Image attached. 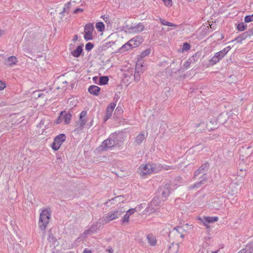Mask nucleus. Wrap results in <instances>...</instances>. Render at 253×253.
<instances>
[{"label":"nucleus","instance_id":"obj_6","mask_svg":"<svg viewBox=\"0 0 253 253\" xmlns=\"http://www.w3.org/2000/svg\"><path fill=\"white\" fill-rule=\"evenodd\" d=\"M112 28L114 29L113 31H115L114 33H112V39L115 38L118 36L117 33L119 31L122 30V27L121 25V20L119 18H114V22H112Z\"/></svg>","mask_w":253,"mask_h":253},{"label":"nucleus","instance_id":"obj_46","mask_svg":"<svg viewBox=\"0 0 253 253\" xmlns=\"http://www.w3.org/2000/svg\"><path fill=\"white\" fill-rule=\"evenodd\" d=\"M238 253H247V251L246 248L241 250Z\"/></svg>","mask_w":253,"mask_h":253},{"label":"nucleus","instance_id":"obj_39","mask_svg":"<svg viewBox=\"0 0 253 253\" xmlns=\"http://www.w3.org/2000/svg\"><path fill=\"white\" fill-rule=\"evenodd\" d=\"M245 21L246 23L253 21V14L252 15L246 16L245 18Z\"/></svg>","mask_w":253,"mask_h":253},{"label":"nucleus","instance_id":"obj_16","mask_svg":"<svg viewBox=\"0 0 253 253\" xmlns=\"http://www.w3.org/2000/svg\"><path fill=\"white\" fill-rule=\"evenodd\" d=\"M83 51L82 45H79L77 48L71 52V54L75 57H79Z\"/></svg>","mask_w":253,"mask_h":253},{"label":"nucleus","instance_id":"obj_14","mask_svg":"<svg viewBox=\"0 0 253 253\" xmlns=\"http://www.w3.org/2000/svg\"><path fill=\"white\" fill-rule=\"evenodd\" d=\"M86 114L87 113L85 111H82L80 114L79 124L81 127H83L86 122L85 119Z\"/></svg>","mask_w":253,"mask_h":253},{"label":"nucleus","instance_id":"obj_37","mask_svg":"<svg viewBox=\"0 0 253 253\" xmlns=\"http://www.w3.org/2000/svg\"><path fill=\"white\" fill-rule=\"evenodd\" d=\"M191 48V45L189 43L185 42L183 43L182 51H188Z\"/></svg>","mask_w":253,"mask_h":253},{"label":"nucleus","instance_id":"obj_45","mask_svg":"<svg viewBox=\"0 0 253 253\" xmlns=\"http://www.w3.org/2000/svg\"><path fill=\"white\" fill-rule=\"evenodd\" d=\"M235 41H236L238 42H241L243 41L240 36H239L235 38Z\"/></svg>","mask_w":253,"mask_h":253},{"label":"nucleus","instance_id":"obj_25","mask_svg":"<svg viewBox=\"0 0 253 253\" xmlns=\"http://www.w3.org/2000/svg\"><path fill=\"white\" fill-rule=\"evenodd\" d=\"M109 81V78L107 76H102L100 78L99 84L105 85L107 84Z\"/></svg>","mask_w":253,"mask_h":253},{"label":"nucleus","instance_id":"obj_32","mask_svg":"<svg viewBox=\"0 0 253 253\" xmlns=\"http://www.w3.org/2000/svg\"><path fill=\"white\" fill-rule=\"evenodd\" d=\"M101 17L103 18L105 23L107 24V27H108L111 22V19L109 15H104L102 16Z\"/></svg>","mask_w":253,"mask_h":253},{"label":"nucleus","instance_id":"obj_1","mask_svg":"<svg viewBox=\"0 0 253 253\" xmlns=\"http://www.w3.org/2000/svg\"><path fill=\"white\" fill-rule=\"evenodd\" d=\"M158 172V169L156 165L146 164L141 165L137 169V172L142 177H144L152 173Z\"/></svg>","mask_w":253,"mask_h":253},{"label":"nucleus","instance_id":"obj_33","mask_svg":"<svg viewBox=\"0 0 253 253\" xmlns=\"http://www.w3.org/2000/svg\"><path fill=\"white\" fill-rule=\"evenodd\" d=\"M165 188L166 189L163 192V195H164L165 197H166L169 194L170 190L169 185L167 186Z\"/></svg>","mask_w":253,"mask_h":253},{"label":"nucleus","instance_id":"obj_44","mask_svg":"<svg viewBox=\"0 0 253 253\" xmlns=\"http://www.w3.org/2000/svg\"><path fill=\"white\" fill-rule=\"evenodd\" d=\"M118 199L119 200V201H123V198L121 196L116 197L115 198H112V200L116 201Z\"/></svg>","mask_w":253,"mask_h":253},{"label":"nucleus","instance_id":"obj_35","mask_svg":"<svg viewBox=\"0 0 253 253\" xmlns=\"http://www.w3.org/2000/svg\"><path fill=\"white\" fill-rule=\"evenodd\" d=\"M165 6L170 7L172 5V0H162Z\"/></svg>","mask_w":253,"mask_h":253},{"label":"nucleus","instance_id":"obj_55","mask_svg":"<svg viewBox=\"0 0 253 253\" xmlns=\"http://www.w3.org/2000/svg\"><path fill=\"white\" fill-rule=\"evenodd\" d=\"M181 237L182 238H183V237H184V236H183V235H181Z\"/></svg>","mask_w":253,"mask_h":253},{"label":"nucleus","instance_id":"obj_4","mask_svg":"<svg viewBox=\"0 0 253 253\" xmlns=\"http://www.w3.org/2000/svg\"><path fill=\"white\" fill-rule=\"evenodd\" d=\"M230 49L231 47L228 46L224 48L223 49L220 50V51L216 53L215 55L209 60V64L208 67L213 66V65L218 62L219 60L222 59Z\"/></svg>","mask_w":253,"mask_h":253},{"label":"nucleus","instance_id":"obj_29","mask_svg":"<svg viewBox=\"0 0 253 253\" xmlns=\"http://www.w3.org/2000/svg\"><path fill=\"white\" fill-rule=\"evenodd\" d=\"M151 50L150 48H148L142 51L140 55L141 58H144L145 57L149 55L151 53Z\"/></svg>","mask_w":253,"mask_h":253},{"label":"nucleus","instance_id":"obj_30","mask_svg":"<svg viewBox=\"0 0 253 253\" xmlns=\"http://www.w3.org/2000/svg\"><path fill=\"white\" fill-rule=\"evenodd\" d=\"M194 57H195V56H193L192 59L190 58V59H188L187 61H186L184 63L183 68L184 69H187L190 67V66L192 63V60L193 59L194 60Z\"/></svg>","mask_w":253,"mask_h":253},{"label":"nucleus","instance_id":"obj_18","mask_svg":"<svg viewBox=\"0 0 253 253\" xmlns=\"http://www.w3.org/2000/svg\"><path fill=\"white\" fill-rule=\"evenodd\" d=\"M111 104H109L106 110V115L103 119V122L105 123L108 120L111 118Z\"/></svg>","mask_w":253,"mask_h":253},{"label":"nucleus","instance_id":"obj_27","mask_svg":"<svg viewBox=\"0 0 253 253\" xmlns=\"http://www.w3.org/2000/svg\"><path fill=\"white\" fill-rule=\"evenodd\" d=\"M143 66L141 63H137L135 66V70L136 72L142 73L143 71Z\"/></svg>","mask_w":253,"mask_h":253},{"label":"nucleus","instance_id":"obj_34","mask_svg":"<svg viewBox=\"0 0 253 253\" xmlns=\"http://www.w3.org/2000/svg\"><path fill=\"white\" fill-rule=\"evenodd\" d=\"M140 73L135 72L134 74H132L133 80L135 81L138 82L140 79Z\"/></svg>","mask_w":253,"mask_h":253},{"label":"nucleus","instance_id":"obj_5","mask_svg":"<svg viewBox=\"0 0 253 253\" xmlns=\"http://www.w3.org/2000/svg\"><path fill=\"white\" fill-rule=\"evenodd\" d=\"M66 136L63 133L60 134L56 136L52 144V148L55 150H58L62 144L66 140Z\"/></svg>","mask_w":253,"mask_h":253},{"label":"nucleus","instance_id":"obj_51","mask_svg":"<svg viewBox=\"0 0 253 253\" xmlns=\"http://www.w3.org/2000/svg\"><path fill=\"white\" fill-rule=\"evenodd\" d=\"M122 39L123 38L122 37H119L118 42H120Z\"/></svg>","mask_w":253,"mask_h":253},{"label":"nucleus","instance_id":"obj_17","mask_svg":"<svg viewBox=\"0 0 253 253\" xmlns=\"http://www.w3.org/2000/svg\"><path fill=\"white\" fill-rule=\"evenodd\" d=\"M123 113V110L121 107H117L114 112V119H118L122 118Z\"/></svg>","mask_w":253,"mask_h":253},{"label":"nucleus","instance_id":"obj_3","mask_svg":"<svg viewBox=\"0 0 253 253\" xmlns=\"http://www.w3.org/2000/svg\"><path fill=\"white\" fill-rule=\"evenodd\" d=\"M143 39L141 36H136L126 43L121 46L120 48L122 52H125L129 49L139 46L143 42Z\"/></svg>","mask_w":253,"mask_h":253},{"label":"nucleus","instance_id":"obj_50","mask_svg":"<svg viewBox=\"0 0 253 253\" xmlns=\"http://www.w3.org/2000/svg\"><path fill=\"white\" fill-rule=\"evenodd\" d=\"M92 253L91 251H90V250H85L84 251V253Z\"/></svg>","mask_w":253,"mask_h":253},{"label":"nucleus","instance_id":"obj_10","mask_svg":"<svg viewBox=\"0 0 253 253\" xmlns=\"http://www.w3.org/2000/svg\"><path fill=\"white\" fill-rule=\"evenodd\" d=\"M62 113H63V121H64V125H68L70 123L71 118L72 117V114L70 112L62 111Z\"/></svg>","mask_w":253,"mask_h":253},{"label":"nucleus","instance_id":"obj_42","mask_svg":"<svg viewBox=\"0 0 253 253\" xmlns=\"http://www.w3.org/2000/svg\"><path fill=\"white\" fill-rule=\"evenodd\" d=\"M249 36V35L247 34V32L244 33L242 34H241L240 36L241 37L242 40H244L245 39L247 38V37Z\"/></svg>","mask_w":253,"mask_h":253},{"label":"nucleus","instance_id":"obj_24","mask_svg":"<svg viewBox=\"0 0 253 253\" xmlns=\"http://www.w3.org/2000/svg\"><path fill=\"white\" fill-rule=\"evenodd\" d=\"M71 4L70 2H68L65 4L63 10L60 13V14L63 15L64 13H68V10L71 7Z\"/></svg>","mask_w":253,"mask_h":253},{"label":"nucleus","instance_id":"obj_19","mask_svg":"<svg viewBox=\"0 0 253 253\" xmlns=\"http://www.w3.org/2000/svg\"><path fill=\"white\" fill-rule=\"evenodd\" d=\"M93 30H94L93 24L92 23H88L85 26L84 32V33H92Z\"/></svg>","mask_w":253,"mask_h":253},{"label":"nucleus","instance_id":"obj_41","mask_svg":"<svg viewBox=\"0 0 253 253\" xmlns=\"http://www.w3.org/2000/svg\"><path fill=\"white\" fill-rule=\"evenodd\" d=\"M84 11V9L83 8H76L74 11H73V13L74 14H77L79 12H82Z\"/></svg>","mask_w":253,"mask_h":253},{"label":"nucleus","instance_id":"obj_7","mask_svg":"<svg viewBox=\"0 0 253 253\" xmlns=\"http://www.w3.org/2000/svg\"><path fill=\"white\" fill-rule=\"evenodd\" d=\"M133 73V70L132 68H129L124 74V78L123 79L124 83L128 84L131 83L133 80L132 74Z\"/></svg>","mask_w":253,"mask_h":253},{"label":"nucleus","instance_id":"obj_49","mask_svg":"<svg viewBox=\"0 0 253 253\" xmlns=\"http://www.w3.org/2000/svg\"><path fill=\"white\" fill-rule=\"evenodd\" d=\"M43 95H44V94L42 93H39L38 94V97H42Z\"/></svg>","mask_w":253,"mask_h":253},{"label":"nucleus","instance_id":"obj_26","mask_svg":"<svg viewBox=\"0 0 253 253\" xmlns=\"http://www.w3.org/2000/svg\"><path fill=\"white\" fill-rule=\"evenodd\" d=\"M246 249L247 251V253H253V241L248 244L246 247Z\"/></svg>","mask_w":253,"mask_h":253},{"label":"nucleus","instance_id":"obj_13","mask_svg":"<svg viewBox=\"0 0 253 253\" xmlns=\"http://www.w3.org/2000/svg\"><path fill=\"white\" fill-rule=\"evenodd\" d=\"M18 62V60L16 56H11L9 57L5 60V64L9 66H12L14 65H16Z\"/></svg>","mask_w":253,"mask_h":253},{"label":"nucleus","instance_id":"obj_11","mask_svg":"<svg viewBox=\"0 0 253 253\" xmlns=\"http://www.w3.org/2000/svg\"><path fill=\"white\" fill-rule=\"evenodd\" d=\"M144 29V26L141 23H139L135 26L131 27L128 29L129 32L139 33L142 32Z\"/></svg>","mask_w":253,"mask_h":253},{"label":"nucleus","instance_id":"obj_31","mask_svg":"<svg viewBox=\"0 0 253 253\" xmlns=\"http://www.w3.org/2000/svg\"><path fill=\"white\" fill-rule=\"evenodd\" d=\"M84 39L85 41L92 40L93 39L92 33H84Z\"/></svg>","mask_w":253,"mask_h":253},{"label":"nucleus","instance_id":"obj_43","mask_svg":"<svg viewBox=\"0 0 253 253\" xmlns=\"http://www.w3.org/2000/svg\"><path fill=\"white\" fill-rule=\"evenodd\" d=\"M5 87V84L1 81H0V90L3 89Z\"/></svg>","mask_w":253,"mask_h":253},{"label":"nucleus","instance_id":"obj_9","mask_svg":"<svg viewBox=\"0 0 253 253\" xmlns=\"http://www.w3.org/2000/svg\"><path fill=\"white\" fill-rule=\"evenodd\" d=\"M111 148V139L110 137L102 142L100 146L97 148V152L105 151Z\"/></svg>","mask_w":253,"mask_h":253},{"label":"nucleus","instance_id":"obj_15","mask_svg":"<svg viewBox=\"0 0 253 253\" xmlns=\"http://www.w3.org/2000/svg\"><path fill=\"white\" fill-rule=\"evenodd\" d=\"M100 88L96 85H91L88 88V91L91 94L97 96Z\"/></svg>","mask_w":253,"mask_h":253},{"label":"nucleus","instance_id":"obj_20","mask_svg":"<svg viewBox=\"0 0 253 253\" xmlns=\"http://www.w3.org/2000/svg\"><path fill=\"white\" fill-rule=\"evenodd\" d=\"M144 139H145L144 134H139L135 138V143L136 144H140L144 141Z\"/></svg>","mask_w":253,"mask_h":253},{"label":"nucleus","instance_id":"obj_57","mask_svg":"<svg viewBox=\"0 0 253 253\" xmlns=\"http://www.w3.org/2000/svg\"><path fill=\"white\" fill-rule=\"evenodd\" d=\"M223 38H224L223 36H221V39H223Z\"/></svg>","mask_w":253,"mask_h":253},{"label":"nucleus","instance_id":"obj_38","mask_svg":"<svg viewBox=\"0 0 253 253\" xmlns=\"http://www.w3.org/2000/svg\"><path fill=\"white\" fill-rule=\"evenodd\" d=\"M94 46V45L91 42H87L85 45V49L87 51L91 50Z\"/></svg>","mask_w":253,"mask_h":253},{"label":"nucleus","instance_id":"obj_36","mask_svg":"<svg viewBox=\"0 0 253 253\" xmlns=\"http://www.w3.org/2000/svg\"><path fill=\"white\" fill-rule=\"evenodd\" d=\"M246 28L247 26L245 25L243 23L239 24L237 26L238 30L240 31H244L246 29Z\"/></svg>","mask_w":253,"mask_h":253},{"label":"nucleus","instance_id":"obj_28","mask_svg":"<svg viewBox=\"0 0 253 253\" xmlns=\"http://www.w3.org/2000/svg\"><path fill=\"white\" fill-rule=\"evenodd\" d=\"M123 212L122 210H118L115 212L114 213L112 214V220L116 219L120 216Z\"/></svg>","mask_w":253,"mask_h":253},{"label":"nucleus","instance_id":"obj_2","mask_svg":"<svg viewBox=\"0 0 253 253\" xmlns=\"http://www.w3.org/2000/svg\"><path fill=\"white\" fill-rule=\"evenodd\" d=\"M51 217V211L44 209L41 212L39 221V227L41 230H44L49 222Z\"/></svg>","mask_w":253,"mask_h":253},{"label":"nucleus","instance_id":"obj_22","mask_svg":"<svg viewBox=\"0 0 253 253\" xmlns=\"http://www.w3.org/2000/svg\"><path fill=\"white\" fill-rule=\"evenodd\" d=\"M204 219L205 221L208 223H212L214 222H216L218 220V217H210V216H206L204 217Z\"/></svg>","mask_w":253,"mask_h":253},{"label":"nucleus","instance_id":"obj_8","mask_svg":"<svg viewBox=\"0 0 253 253\" xmlns=\"http://www.w3.org/2000/svg\"><path fill=\"white\" fill-rule=\"evenodd\" d=\"M135 211V209H130L127 210L122 217L121 221L122 224L123 225H126L128 224L130 215L133 214Z\"/></svg>","mask_w":253,"mask_h":253},{"label":"nucleus","instance_id":"obj_12","mask_svg":"<svg viewBox=\"0 0 253 253\" xmlns=\"http://www.w3.org/2000/svg\"><path fill=\"white\" fill-rule=\"evenodd\" d=\"M147 239L148 241V244L150 246L154 247L157 244V239L156 236L152 234H149L147 236Z\"/></svg>","mask_w":253,"mask_h":253},{"label":"nucleus","instance_id":"obj_56","mask_svg":"<svg viewBox=\"0 0 253 253\" xmlns=\"http://www.w3.org/2000/svg\"><path fill=\"white\" fill-rule=\"evenodd\" d=\"M121 45H122V43H120V44H119V46H120Z\"/></svg>","mask_w":253,"mask_h":253},{"label":"nucleus","instance_id":"obj_21","mask_svg":"<svg viewBox=\"0 0 253 253\" xmlns=\"http://www.w3.org/2000/svg\"><path fill=\"white\" fill-rule=\"evenodd\" d=\"M96 29L99 32H103L105 29V25L102 22H98L95 24Z\"/></svg>","mask_w":253,"mask_h":253},{"label":"nucleus","instance_id":"obj_48","mask_svg":"<svg viewBox=\"0 0 253 253\" xmlns=\"http://www.w3.org/2000/svg\"><path fill=\"white\" fill-rule=\"evenodd\" d=\"M4 33V31L1 29H0V37L2 36Z\"/></svg>","mask_w":253,"mask_h":253},{"label":"nucleus","instance_id":"obj_47","mask_svg":"<svg viewBox=\"0 0 253 253\" xmlns=\"http://www.w3.org/2000/svg\"><path fill=\"white\" fill-rule=\"evenodd\" d=\"M77 40H78V36L77 35H76L74 36V37L73 38V41L75 42Z\"/></svg>","mask_w":253,"mask_h":253},{"label":"nucleus","instance_id":"obj_23","mask_svg":"<svg viewBox=\"0 0 253 253\" xmlns=\"http://www.w3.org/2000/svg\"><path fill=\"white\" fill-rule=\"evenodd\" d=\"M161 23L163 25H166L168 26L174 27L175 28L177 27V25H176L172 23L167 21L163 19L160 18V19Z\"/></svg>","mask_w":253,"mask_h":253},{"label":"nucleus","instance_id":"obj_52","mask_svg":"<svg viewBox=\"0 0 253 253\" xmlns=\"http://www.w3.org/2000/svg\"><path fill=\"white\" fill-rule=\"evenodd\" d=\"M200 170V169H199L198 170H197V171L195 172V174H196V175H197V174H199V171Z\"/></svg>","mask_w":253,"mask_h":253},{"label":"nucleus","instance_id":"obj_53","mask_svg":"<svg viewBox=\"0 0 253 253\" xmlns=\"http://www.w3.org/2000/svg\"><path fill=\"white\" fill-rule=\"evenodd\" d=\"M115 106H116V105H115V104H113H113H112V106H111L112 109L113 108H114Z\"/></svg>","mask_w":253,"mask_h":253},{"label":"nucleus","instance_id":"obj_40","mask_svg":"<svg viewBox=\"0 0 253 253\" xmlns=\"http://www.w3.org/2000/svg\"><path fill=\"white\" fill-rule=\"evenodd\" d=\"M63 116V113H62L61 112L58 119L55 121V124H59L61 123L62 122H63V118H62Z\"/></svg>","mask_w":253,"mask_h":253},{"label":"nucleus","instance_id":"obj_54","mask_svg":"<svg viewBox=\"0 0 253 253\" xmlns=\"http://www.w3.org/2000/svg\"><path fill=\"white\" fill-rule=\"evenodd\" d=\"M116 42H117V41H113V40L112 39V42L115 43Z\"/></svg>","mask_w":253,"mask_h":253}]
</instances>
